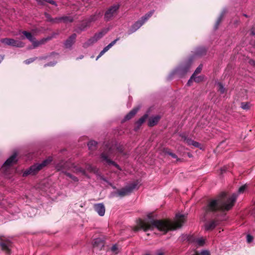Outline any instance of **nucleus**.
<instances>
[{"mask_svg":"<svg viewBox=\"0 0 255 255\" xmlns=\"http://www.w3.org/2000/svg\"><path fill=\"white\" fill-rule=\"evenodd\" d=\"M249 63L251 65L255 66V60L251 59L249 61Z\"/></svg>","mask_w":255,"mask_h":255,"instance_id":"a18cd8bd","label":"nucleus"},{"mask_svg":"<svg viewBox=\"0 0 255 255\" xmlns=\"http://www.w3.org/2000/svg\"><path fill=\"white\" fill-rule=\"evenodd\" d=\"M110 28H105L103 29L101 31L98 33H96L94 35V38L96 39V41H98L100 39H101L102 37H103L110 30Z\"/></svg>","mask_w":255,"mask_h":255,"instance_id":"f3484780","label":"nucleus"},{"mask_svg":"<svg viewBox=\"0 0 255 255\" xmlns=\"http://www.w3.org/2000/svg\"><path fill=\"white\" fill-rule=\"evenodd\" d=\"M0 42L7 45H11L16 47H22L24 46L23 43L21 41L15 40L11 38H3L0 40Z\"/></svg>","mask_w":255,"mask_h":255,"instance_id":"1a4fd4ad","label":"nucleus"},{"mask_svg":"<svg viewBox=\"0 0 255 255\" xmlns=\"http://www.w3.org/2000/svg\"><path fill=\"white\" fill-rule=\"evenodd\" d=\"M90 25V23H89L88 21L86 20L81 24L79 27V29L80 31H84L87 27H89Z\"/></svg>","mask_w":255,"mask_h":255,"instance_id":"c756f323","label":"nucleus"},{"mask_svg":"<svg viewBox=\"0 0 255 255\" xmlns=\"http://www.w3.org/2000/svg\"><path fill=\"white\" fill-rule=\"evenodd\" d=\"M217 225V222L214 220L206 223L205 225V228L206 230H211L214 229Z\"/></svg>","mask_w":255,"mask_h":255,"instance_id":"4be33fe9","label":"nucleus"},{"mask_svg":"<svg viewBox=\"0 0 255 255\" xmlns=\"http://www.w3.org/2000/svg\"><path fill=\"white\" fill-rule=\"evenodd\" d=\"M93 246L95 249L97 248L98 249L101 250L104 247V242L101 239H96Z\"/></svg>","mask_w":255,"mask_h":255,"instance_id":"6ab92c4d","label":"nucleus"},{"mask_svg":"<svg viewBox=\"0 0 255 255\" xmlns=\"http://www.w3.org/2000/svg\"><path fill=\"white\" fill-rule=\"evenodd\" d=\"M204 77L203 75L197 76V75H195L194 77H193L192 75L190 79L188 80L187 84L188 85L190 86L193 81L197 83L200 82L203 80Z\"/></svg>","mask_w":255,"mask_h":255,"instance_id":"dca6fc26","label":"nucleus"},{"mask_svg":"<svg viewBox=\"0 0 255 255\" xmlns=\"http://www.w3.org/2000/svg\"><path fill=\"white\" fill-rule=\"evenodd\" d=\"M65 174L68 177H69V178H71L73 181H78V178L76 177L73 176L70 173H65Z\"/></svg>","mask_w":255,"mask_h":255,"instance_id":"c9c22d12","label":"nucleus"},{"mask_svg":"<svg viewBox=\"0 0 255 255\" xmlns=\"http://www.w3.org/2000/svg\"><path fill=\"white\" fill-rule=\"evenodd\" d=\"M4 56L2 55H0V63L3 60Z\"/></svg>","mask_w":255,"mask_h":255,"instance_id":"de8ad7c7","label":"nucleus"},{"mask_svg":"<svg viewBox=\"0 0 255 255\" xmlns=\"http://www.w3.org/2000/svg\"><path fill=\"white\" fill-rule=\"evenodd\" d=\"M202 68H203V64H201L196 68V69L194 71V73L192 74L193 75V77H194L195 75H197V74H199L200 73H201V71L202 70Z\"/></svg>","mask_w":255,"mask_h":255,"instance_id":"2f4dec72","label":"nucleus"},{"mask_svg":"<svg viewBox=\"0 0 255 255\" xmlns=\"http://www.w3.org/2000/svg\"><path fill=\"white\" fill-rule=\"evenodd\" d=\"M50 161V160H43L41 163H37L32 165L23 172L22 176L25 177L28 175H34L36 174L44 167L46 166L49 163Z\"/></svg>","mask_w":255,"mask_h":255,"instance_id":"39448f33","label":"nucleus"},{"mask_svg":"<svg viewBox=\"0 0 255 255\" xmlns=\"http://www.w3.org/2000/svg\"><path fill=\"white\" fill-rule=\"evenodd\" d=\"M167 154H168L169 155H170L171 157L173 158H176L177 157L175 153H172V152H167Z\"/></svg>","mask_w":255,"mask_h":255,"instance_id":"c03bdc74","label":"nucleus"},{"mask_svg":"<svg viewBox=\"0 0 255 255\" xmlns=\"http://www.w3.org/2000/svg\"><path fill=\"white\" fill-rule=\"evenodd\" d=\"M244 16H246V17H248V15H247L246 14H244Z\"/></svg>","mask_w":255,"mask_h":255,"instance_id":"6e6d98bb","label":"nucleus"},{"mask_svg":"<svg viewBox=\"0 0 255 255\" xmlns=\"http://www.w3.org/2000/svg\"><path fill=\"white\" fill-rule=\"evenodd\" d=\"M56 168H57V169L58 170H62V168L60 167L59 166H57L56 167Z\"/></svg>","mask_w":255,"mask_h":255,"instance_id":"8fccbe9b","label":"nucleus"},{"mask_svg":"<svg viewBox=\"0 0 255 255\" xmlns=\"http://www.w3.org/2000/svg\"><path fill=\"white\" fill-rule=\"evenodd\" d=\"M251 33L252 35H255V32L254 31V29H252V31H251Z\"/></svg>","mask_w":255,"mask_h":255,"instance_id":"09e8293b","label":"nucleus"},{"mask_svg":"<svg viewBox=\"0 0 255 255\" xmlns=\"http://www.w3.org/2000/svg\"><path fill=\"white\" fill-rule=\"evenodd\" d=\"M241 107L244 110H247L249 109V106L247 103H242L241 104Z\"/></svg>","mask_w":255,"mask_h":255,"instance_id":"ea45409f","label":"nucleus"},{"mask_svg":"<svg viewBox=\"0 0 255 255\" xmlns=\"http://www.w3.org/2000/svg\"><path fill=\"white\" fill-rule=\"evenodd\" d=\"M94 209L100 216H103L105 213V208L103 204L99 203L94 205Z\"/></svg>","mask_w":255,"mask_h":255,"instance_id":"ddd939ff","label":"nucleus"},{"mask_svg":"<svg viewBox=\"0 0 255 255\" xmlns=\"http://www.w3.org/2000/svg\"><path fill=\"white\" fill-rule=\"evenodd\" d=\"M1 154H2V152H1V151H0V157H1Z\"/></svg>","mask_w":255,"mask_h":255,"instance_id":"13d9d810","label":"nucleus"},{"mask_svg":"<svg viewBox=\"0 0 255 255\" xmlns=\"http://www.w3.org/2000/svg\"><path fill=\"white\" fill-rule=\"evenodd\" d=\"M115 166H116V167H117L118 168H119V165H117V164H115Z\"/></svg>","mask_w":255,"mask_h":255,"instance_id":"4d7b16f0","label":"nucleus"},{"mask_svg":"<svg viewBox=\"0 0 255 255\" xmlns=\"http://www.w3.org/2000/svg\"><path fill=\"white\" fill-rule=\"evenodd\" d=\"M201 255H210V252L207 250H204L201 252Z\"/></svg>","mask_w":255,"mask_h":255,"instance_id":"79ce46f5","label":"nucleus"},{"mask_svg":"<svg viewBox=\"0 0 255 255\" xmlns=\"http://www.w3.org/2000/svg\"><path fill=\"white\" fill-rule=\"evenodd\" d=\"M160 119V117L158 115L151 117L148 120V126L150 127L155 126L158 123Z\"/></svg>","mask_w":255,"mask_h":255,"instance_id":"a211bd4d","label":"nucleus"},{"mask_svg":"<svg viewBox=\"0 0 255 255\" xmlns=\"http://www.w3.org/2000/svg\"><path fill=\"white\" fill-rule=\"evenodd\" d=\"M36 58H31L28 59H27L24 61V63L26 64H29L33 62Z\"/></svg>","mask_w":255,"mask_h":255,"instance_id":"e433bc0d","label":"nucleus"},{"mask_svg":"<svg viewBox=\"0 0 255 255\" xmlns=\"http://www.w3.org/2000/svg\"><path fill=\"white\" fill-rule=\"evenodd\" d=\"M21 151L20 149H15L12 151V154L7 159H15L17 157H22L20 155Z\"/></svg>","mask_w":255,"mask_h":255,"instance_id":"aec40b11","label":"nucleus"},{"mask_svg":"<svg viewBox=\"0 0 255 255\" xmlns=\"http://www.w3.org/2000/svg\"><path fill=\"white\" fill-rule=\"evenodd\" d=\"M145 255H150L149 254H145Z\"/></svg>","mask_w":255,"mask_h":255,"instance_id":"680f3d73","label":"nucleus"},{"mask_svg":"<svg viewBox=\"0 0 255 255\" xmlns=\"http://www.w3.org/2000/svg\"><path fill=\"white\" fill-rule=\"evenodd\" d=\"M100 15L99 12L98 14L95 13L94 15H91L89 18L87 20L89 23H91L92 22H94L98 20L99 15Z\"/></svg>","mask_w":255,"mask_h":255,"instance_id":"c85d7f7f","label":"nucleus"},{"mask_svg":"<svg viewBox=\"0 0 255 255\" xmlns=\"http://www.w3.org/2000/svg\"><path fill=\"white\" fill-rule=\"evenodd\" d=\"M119 8V4H115L108 8L105 13V20L107 21L111 20L114 17V16L116 15Z\"/></svg>","mask_w":255,"mask_h":255,"instance_id":"0eeeda50","label":"nucleus"},{"mask_svg":"<svg viewBox=\"0 0 255 255\" xmlns=\"http://www.w3.org/2000/svg\"><path fill=\"white\" fill-rule=\"evenodd\" d=\"M138 108H134L125 117L124 121L130 120L135 114L137 112Z\"/></svg>","mask_w":255,"mask_h":255,"instance_id":"b1692460","label":"nucleus"},{"mask_svg":"<svg viewBox=\"0 0 255 255\" xmlns=\"http://www.w3.org/2000/svg\"><path fill=\"white\" fill-rule=\"evenodd\" d=\"M57 63V61H54L53 62H50L49 63H48L47 64H45L44 65V67H47V66H54Z\"/></svg>","mask_w":255,"mask_h":255,"instance_id":"58836bf2","label":"nucleus"},{"mask_svg":"<svg viewBox=\"0 0 255 255\" xmlns=\"http://www.w3.org/2000/svg\"><path fill=\"white\" fill-rule=\"evenodd\" d=\"M226 193L223 192L217 199L211 200L205 207L206 212L209 213L218 210L227 211L230 210L234 206L238 195L234 193L228 199L226 198Z\"/></svg>","mask_w":255,"mask_h":255,"instance_id":"f03ea898","label":"nucleus"},{"mask_svg":"<svg viewBox=\"0 0 255 255\" xmlns=\"http://www.w3.org/2000/svg\"><path fill=\"white\" fill-rule=\"evenodd\" d=\"M188 157H189V158H191V156L190 155V154H188Z\"/></svg>","mask_w":255,"mask_h":255,"instance_id":"bf43d9fd","label":"nucleus"},{"mask_svg":"<svg viewBox=\"0 0 255 255\" xmlns=\"http://www.w3.org/2000/svg\"><path fill=\"white\" fill-rule=\"evenodd\" d=\"M117 250H118V248L116 245L113 246L111 248V251L113 252L117 253Z\"/></svg>","mask_w":255,"mask_h":255,"instance_id":"37998d69","label":"nucleus"},{"mask_svg":"<svg viewBox=\"0 0 255 255\" xmlns=\"http://www.w3.org/2000/svg\"><path fill=\"white\" fill-rule=\"evenodd\" d=\"M98 142L91 140L87 144L89 150L91 151L95 150L97 148Z\"/></svg>","mask_w":255,"mask_h":255,"instance_id":"412c9836","label":"nucleus"},{"mask_svg":"<svg viewBox=\"0 0 255 255\" xmlns=\"http://www.w3.org/2000/svg\"><path fill=\"white\" fill-rule=\"evenodd\" d=\"M28 154H29V153H28V154H25V156H27Z\"/></svg>","mask_w":255,"mask_h":255,"instance_id":"052dcab7","label":"nucleus"},{"mask_svg":"<svg viewBox=\"0 0 255 255\" xmlns=\"http://www.w3.org/2000/svg\"><path fill=\"white\" fill-rule=\"evenodd\" d=\"M16 161L17 160H5L4 163L3 164L2 168H4L6 166H9L11 164L15 163Z\"/></svg>","mask_w":255,"mask_h":255,"instance_id":"473e14b6","label":"nucleus"},{"mask_svg":"<svg viewBox=\"0 0 255 255\" xmlns=\"http://www.w3.org/2000/svg\"><path fill=\"white\" fill-rule=\"evenodd\" d=\"M10 245L11 243L8 240L4 241L1 239L0 242V246L1 249L7 254L10 252Z\"/></svg>","mask_w":255,"mask_h":255,"instance_id":"f8f14e48","label":"nucleus"},{"mask_svg":"<svg viewBox=\"0 0 255 255\" xmlns=\"http://www.w3.org/2000/svg\"><path fill=\"white\" fill-rule=\"evenodd\" d=\"M83 58V56H82H82H81L79 58H77V59H77V60H78V59H82Z\"/></svg>","mask_w":255,"mask_h":255,"instance_id":"3c124183","label":"nucleus"},{"mask_svg":"<svg viewBox=\"0 0 255 255\" xmlns=\"http://www.w3.org/2000/svg\"><path fill=\"white\" fill-rule=\"evenodd\" d=\"M137 184L135 183L131 184L128 186L120 190H118L117 194L121 197L125 196L130 193L132 191L137 187Z\"/></svg>","mask_w":255,"mask_h":255,"instance_id":"6e6552de","label":"nucleus"},{"mask_svg":"<svg viewBox=\"0 0 255 255\" xmlns=\"http://www.w3.org/2000/svg\"><path fill=\"white\" fill-rule=\"evenodd\" d=\"M58 22L61 21H63L65 23L72 22L73 21V18L71 16H64L62 17H58Z\"/></svg>","mask_w":255,"mask_h":255,"instance_id":"393cba45","label":"nucleus"},{"mask_svg":"<svg viewBox=\"0 0 255 255\" xmlns=\"http://www.w3.org/2000/svg\"><path fill=\"white\" fill-rule=\"evenodd\" d=\"M154 12V10H151L142 16L139 20L135 21L128 29V34L130 35L136 31L151 17Z\"/></svg>","mask_w":255,"mask_h":255,"instance_id":"20e7f679","label":"nucleus"},{"mask_svg":"<svg viewBox=\"0 0 255 255\" xmlns=\"http://www.w3.org/2000/svg\"><path fill=\"white\" fill-rule=\"evenodd\" d=\"M76 34L74 33L72 34L65 41L64 45L66 48H71L73 43L75 42V39L76 38Z\"/></svg>","mask_w":255,"mask_h":255,"instance_id":"4468645a","label":"nucleus"},{"mask_svg":"<svg viewBox=\"0 0 255 255\" xmlns=\"http://www.w3.org/2000/svg\"><path fill=\"white\" fill-rule=\"evenodd\" d=\"M226 12H227V10L226 9H224L223 10V11H222L221 13L220 14L219 18H218V19L215 24V26H214L215 29H217L218 28L220 23H221V22L224 15L226 13Z\"/></svg>","mask_w":255,"mask_h":255,"instance_id":"5701e85b","label":"nucleus"},{"mask_svg":"<svg viewBox=\"0 0 255 255\" xmlns=\"http://www.w3.org/2000/svg\"><path fill=\"white\" fill-rule=\"evenodd\" d=\"M195 242L200 246H203L205 242L204 240L202 238L196 239Z\"/></svg>","mask_w":255,"mask_h":255,"instance_id":"72a5a7b5","label":"nucleus"},{"mask_svg":"<svg viewBox=\"0 0 255 255\" xmlns=\"http://www.w3.org/2000/svg\"><path fill=\"white\" fill-rule=\"evenodd\" d=\"M225 144H226V142L225 141L221 142L217 146V150H220V149L222 148Z\"/></svg>","mask_w":255,"mask_h":255,"instance_id":"4c0bfd02","label":"nucleus"},{"mask_svg":"<svg viewBox=\"0 0 255 255\" xmlns=\"http://www.w3.org/2000/svg\"><path fill=\"white\" fill-rule=\"evenodd\" d=\"M30 209H31V210L33 212H34L35 210H34V209H32V208H31Z\"/></svg>","mask_w":255,"mask_h":255,"instance_id":"5fc2aeb1","label":"nucleus"},{"mask_svg":"<svg viewBox=\"0 0 255 255\" xmlns=\"http://www.w3.org/2000/svg\"><path fill=\"white\" fill-rule=\"evenodd\" d=\"M253 240V237L250 235H248L247 236V242L248 243H250Z\"/></svg>","mask_w":255,"mask_h":255,"instance_id":"a19ab883","label":"nucleus"},{"mask_svg":"<svg viewBox=\"0 0 255 255\" xmlns=\"http://www.w3.org/2000/svg\"><path fill=\"white\" fill-rule=\"evenodd\" d=\"M164 253L161 251H158L156 253V255H164Z\"/></svg>","mask_w":255,"mask_h":255,"instance_id":"49530a36","label":"nucleus"},{"mask_svg":"<svg viewBox=\"0 0 255 255\" xmlns=\"http://www.w3.org/2000/svg\"><path fill=\"white\" fill-rule=\"evenodd\" d=\"M184 141L186 143L189 145H193L195 147H198L200 149H203V146L199 142L195 141L191 139L185 137Z\"/></svg>","mask_w":255,"mask_h":255,"instance_id":"2eb2a0df","label":"nucleus"},{"mask_svg":"<svg viewBox=\"0 0 255 255\" xmlns=\"http://www.w3.org/2000/svg\"><path fill=\"white\" fill-rule=\"evenodd\" d=\"M192 255H199L197 252H194V254Z\"/></svg>","mask_w":255,"mask_h":255,"instance_id":"603ef678","label":"nucleus"},{"mask_svg":"<svg viewBox=\"0 0 255 255\" xmlns=\"http://www.w3.org/2000/svg\"><path fill=\"white\" fill-rule=\"evenodd\" d=\"M119 40V38H117L112 42H111L110 44H109L107 46H106L100 53L99 55L96 58V60H97L99 58H100L107 51H108L112 46H113L116 42Z\"/></svg>","mask_w":255,"mask_h":255,"instance_id":"9b49d317","label":"nucleus"},{"mask_svg":"<svg viewBox=\"0 0 255 255\" xmlns=\"http://www.w3.org/2000/svg\"><path fill=\"white\" fill-rule=\"evenodd\" d=\"M123 147L122 145L113 142H105L99 152L101 159H111L118 153H122Z\"/></svg>","mask_w":255,"mask_h":255,"instance_id":"7ed1b4c3","label":"nucleus"},{"mask_svg":"<svg viewBox=\"0 0 255 255\" xmlns=\"http://www.w3.org/2000/svg\"><path fill=\"white\" fill-rule=\"evenodd\" d=\"M189 69L190 65L189 64L180 65L170 73L168 79H171L175 76L177 77H181L188 71Z\"/></svg>","mask_w":255,"mask_h":255,"instance_id":"423d86ee","label":"nucleus"},{"mask_svg":"<svg viewBox=\"0 0 255 255\" xmlns=\"http://www.w3.org/2000/svg\"><path fill=\"white\" fill-rule=\"evenodd\" d=\"M217 86L218 88V91H219L221 94H223L225 92V88H224L222 84H221V83H218Z\"/></svg>","mask_w":255,"mask_h":255,"instance_id":"7c9ffc66","label":"nucleus"},{"mask_svg":"<svg viewBox=\"0 0 255 255\" xmlns=\"http://www.w3.org/2000/svg\"><path fill=\"white\" fill-rule=\"evenodd\" d=\"M186 219V216L185 215L177 214L174 222L152 220L150 223H148L140 219L137 222V226L139 229H143L145 232L157 228L160 231L166 233L170 230H176L181 228Z\"/></svg>","mask_w":255,"mask_h":255,"instance_id":"f257e3e1","label":"nucleus"},{"mask_svg":"<svg viewBox=\"0 0 255 255\" xmlns=\"http://www.w3.org/2000/svg\"><path fill=\"white\" fill-rule=\"evenodd\" d=\"M22 33L27 39H28L30 42L32 43V44L34 47H36L42 43V41H38L35 40L34 37L30 32H27L26 31H23Z\"/></svg>","mask_w":255,"mask_h":255,"instance_id":"9d476101","label":"nucleus"},{"mask_svg":"<svg viewBox=\"0 0 255 255\" xmlns=\"http://www.w3.org/2000/svg\"><path fill=\"white\" fill-rule=\"evenodd\" d=\"M248 185L247 184H245L242 186L238 190L239 193H243L245 190L247 188Z\"/></svg>","mask_w":255,"mask_h":255,"instance_id":"f704fd0d","label":"nucleus"},{"mask_svg":"<svg viewBox=\"0 0 255 255\" xmlns=\"http://www.w3.org/2000/svg\"><path fill=\"white\" fill-rule=\"evenodd\" d=\"M45 16L47 21L51 22L52 23H58V17H56L55 18H52L50 15L47 13H45Z\"/></svg>","mask_w":255,"mask_h":255,"instance_id":"cd10ccee","label":"nucleus"},{"mask_svg":"<svg viewBox=\"0 0 255 255\" xmlns=\"http://www.w3.org/2000/svg\"><path fill=\"white\" fill-rule=\"evenodd\" d=\"M147 117V114H145L136 122V125L137 126V128H139V127L145 121Z\"/></svg>","mask_w":255,"mask_h":255,"instance_id":"bb28decb","label":"nucleus"},{"mask_svg":"<svg viewBox=\"0 0 255 255\" xmlns=\"http://www.w3.org/2000/svg\"><path fill=\"white\" fill-rule=\"evenodd\" d=\"M107 161H109L110 163H113L112 160H107Z\"/></svg>","mask_w":255,"mask_h":255,"instance_id":"864d4df0","label":"nucleus"},{"mask_svg":"<svg viewBox=\"0 0 255 255\" xmlns=\"http://www.w3.org/2000/svg\"><path fill=\"white\" fill-rule=\"evenodd\" d=\"M96 39L94 38V37H92V38L89 39L86 42L83 44V47L84 48H87L89 46L92 45L93 44L96 42Z\"/></svg>","mask_w":255,"mask_h":255,"instance_id":"a878e982","label":"nucleus"}]
</instances>
